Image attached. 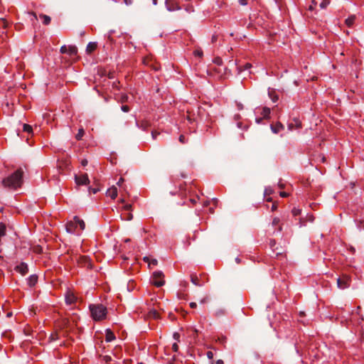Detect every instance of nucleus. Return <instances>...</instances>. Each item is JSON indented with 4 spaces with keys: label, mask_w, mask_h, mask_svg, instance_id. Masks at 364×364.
<instances>
[{
    "label": "nucleus",
    "mask_w": 364,
    "mask_h": 364,
    "mask_svg": "<svg viewBox=\"0 0 364 364\" xmlns=\"http://www.w3.org/2000/svg\"><path fill=\"white\" fill-rule=\"evenodd\" d=\"M23 170L17 169L14 173L2 181L4 186L16 189L20 187L23 183Z\"/></svg>",
    "instance_id": "f257e3e1"
},
{
    "label": "nucleus",
    "mask_w": 364,
    "mask_h": 364,
    "mask_svg": "<svg viewBox=\"0 0 364 364\" xmlns=\"http://www.w3.org/2000/svg\"><path fill=\"white\" fill-rule=\"evenodd\" d=\"M85 228V222L77 216H75L72 220L68 222L65 225L66 231L70 234L79 235L80 231L83 230Z\"/></svg>",
    "instance_id": "f03ea898"
},
{
    "label": "nucleus",
    "mask_w": 364,
    "mask_h": 364,
    "mask_svg": "<svg viewBox=\"0 0 364 364\" xmlns=\"http://www.w3.org/2000/svg\"><path fill=\"white\" fill-rule=\"evenodd\" d=\"M91 316L95 321H102L106 318L107 310L102 304H90L89 306Z\"/></svg>",
    "instance_id": "7ed1b4c3"
},
{
    "label": "nucleus",
    "mask_w": 364,
    "mask_h": 364,
    "mask_svg": "<svg viewBox=\"0 0 364 364\" xmlns=\"http://www.w3.org/2000/svg\"><path fill=\"white\" fill-rule=\"evenodd\" d=\"M151 283L157 287L164 285V274L161 271H156L153 273Z\"/></svg>",
    "instance_id": "20e7f679"
},
{
    "label": "nucleus",
    "mask_w": 364,
    "mask_h": 364,
    "mask_svg": "<svg viewBox=\"0 0 364 364\" xmlns=\"http://www.w3.org/2000/svg\"><path fill=\"white\" fill-rule=\"evenodd\" d=\"M60 53H68L70 56H74V55H75L77 54V49L74 46H63L60 48Z\"/></svg>",
    "instance_id": "39448f33"
},
{
    "label": "nucleus",
    "mask_w": 364,
    "mask_h": 364,
    "mask_svg": "<svg viewBox=\"0 0 364 364\" xmlns=\"http://www.w3.org/2000/svg\"><path fill=\"white\" fill-rule=\"evenodd\" d=\"M75 180L77 185H87L90 183V180L87 173L75 176Z\"/></svg>",
    "instance_id": "423d86ee"
},
{
    "label": "nucleus",
    "mask_w": 364,
    "mask_h": 364,
    "mask_svg": "<svg viewBox=\"0 0 364 364\" xmlns=\"http://www.w3.org/2000/svg\"><path fill=\"white\" fill-rule=\"evenodd\" d=\"M15 270L19 272L22 275H25L28 273V268L27 264L21 262L15 267Z\"/></svg>",
    "instance_id": "0eeeda50"
},
{
    "label": "nucleus",
    "mask_w": 364,
    "mask_h": 364,
    "mask_svg": "<svg viewBox=\"0 0 364 364\" xmlns=\"http://www.w3.org/2000/svg\"><path fill=\"white\" fill-rule=\"evenodd\" d=\"M348 278H345V279H340L338 278V280H337V284H338V287L340 288V289H346L347 287H349V283H348Z\"/></svg>",
    "instance_id": "6e6552de"
},
{
    "label": "nucleus",
    "mask_w": 364,
    "mask_h": 364,
    "mask_svg": "<svg viewBox=\"0 0 364 364\" xmlns=\"http://www.w3.org/2000/svg\"><path fill=\"white\" fill-rule=\"evenodd\" d=\"M106 194L111 198L114 199L117 196V188L113 186L107 191Z\"/></svg>",
    "instance_id": "1a4fd4ad"
},
{
    "label": "nucleus",
    "mask_w": 364,
    "mask_h": 364,
    "mask_svg": "<svg viewBox=\"0 0 364 364\" xmlns=\"http://www.w3.org/2000/svg\"><path fill=\"white\" fill-rule=\"evenodd\" d=\"M171 0H166V1H165L166 7L168 11H173L175 10L180 9L179 6H174L173 4H172V3L171 4Z\"/></svg>",
    "instance_id": "9d476101"
},
{
    "label": "nucleus",
    "mask_w": 364,
    "mask_h": 364,
    "mask_svg": "<svg viewBox=\"0 0 364 364\" xmlns=\"http://www.w3.org/2000/svg\"><path fill=\"white\" fill-rule=\"evenodd\" d=\"M284 127L281 123L278 122L274 125H271V129L272 132L274 134L279 133L280 131L283 130Z\"/></svg>",
    "instance_id": "9b49d317"
},
{
    "label": "nucleus",
    "mask_w": 364,
    "mask_h": 364,
    "mask_svg": "<svg viewBox=\"0 0 364 364\" xmlns=\"http://www.w3.org/2000/svg\"><path fill=\"white\" fill-rule=\"evenodd\" d=\"M115 339L114 334L109 330H106V341L111 342Z\"/></svg>",
    "instance_id": "f8f14e48"
},
{
    "label": "nucleus",
    "mask_w": 364,
    "mask_h": 364,
    "mask_svg": "<svg viewBox=\"0 0 364 364\" xmlns=\"http://www.w3.org/2000/svg\"><path fill=\"white\" fill-rule=\"evenodd\" d=\"M37 280H38V277L36 275H35V274L31 275L28 278V284L30 287H33L36 284Z\"/></svg>",
    "instance_id": "ddd939ff"
},
{
    "label": "nucleus",
    "mask_w": 364,
    "mask_h": 364,
    "mask_svg": "<svg viewBox=\"0 0 364 364\" xmlns=\"http://www.w3.org/2000/svg\"><path fill=\"white\" fill-rule=\"evenodd\" d=\"M75 297L73 294L68 293L65 296V302L68 304H72L75 302Z\"/></svg>",
    "instance_id": "4468645a"
},
{
    "label": "nucleus",
    "mask_w": 364,
    "mask_h": 364,
    "mask_svg": "<svg viewBox=\"0 0 364 364\" xmlns=\"http://www.w3.org/2000/svg\"><path fill=\"white\" fill-rule=\"evenodd\" d=\"M97 48V43L95 42H90L86 48V50L87 53H90L94 51Z\"/></svg>",
    "instance_id": "2eb2a0df"
},
{
    "label": "nucleus",
    "mask_w": 364,
    "mask_h": 364,
    "mask_svg": "<svg viewBox=\"0 0 364 364\" xmlns=\"http://www.w3.org/2000/svg\"><path fill=\"white\" fill-rule=\"evenodd\" d=\"M144 260L149 263V267H151V265L156 266L158 264V261L156 259L150 260L148 257H144Z\"/></svg>",
    "instance_id": "dca6fc26"
},
{
    "label": "nucleus",
    "mask_w": 364,
    "mask_h": 364,
    "mask_svg": "<svg viewBox=\"0 0 364 364\" xmlns=\"http://www.w3.org/2000/svg\"><path fill=\"white\" fill-rule=\"evenodd\" d=\"M355 16H350L346 20V23L348 26H352L355 22Z\"/></svg>",
    "instance_id": "f3484780"
},
{
    "label": "nucleus",
    "mask_w": 364,
    "mask_h": 364,
    "mask_svg": "<svg viewBox=\"0 0 364 364\" xmlns=\"http://www.w3.org/2000/svg\"><path fill=\"white\" fill-rule=\"evenodd\" d=\"M40 18L43 19V23L45 25H48L50 23V17L47 15L41 14Z\"/></svg>",
    "instance_id": "a211bd4d"
},
{
    "label": "nucleus",
    "mask_w": 364,
    "mask_h": 364,
    "mask_svg": "<svg viewBox=\"0 0 364 364\" xmlns=\"http://www.w3.org/2000/svg\"><path fill=\"white\" fill-rule=\"evenodd\" d=\"M149 316L150 317H152L154 318H159V313L155 309H151L149 312Z\"/></svg>",
    "instance_id": "6ab92c4d"
},
{
    "label": "nucleus",
    "mask_w": 364,
    "mask_h": 364,
    "mask_svg": "<svg viewBox=\"0 0 364 364\" xmlns=\"http://www.w3.org/2000/svg\"><path fill=\"white\" fill-rule=\"evenodd\" d=\"M23 132H27L28 134L33 133V128H32V127L31 125H29V124H24L23 125Z\"/></svg>",
    "instance_id": "aec40b11"
},
{
    "label": "nucleus",
    "mask_w": 364,
    "mask_h": 364,
    "mask_svg": "<svg viewBox=\"0 0 364 364\" xmlns=\"http://www.w3.org/2000/svg\"><path fill=\"white\" fill-rule=\"evenodd\" d=\"M262 114L263 115L264 118H267L270 114V109L268 107H263Z\"/></svg>",
    "instance_id": "412c9836"
},
{
    "label": "nucleus",
    "mask_w": 364,
    "mask_h": 364,
    "mask_svg": "<svg viewBox=\"0 0 364 364\" xmlns=\"http://www.w3.org/2000/svg\"><path fill=\"white\" fill-rule=\"evenodd\" d=\"M85 134L84 129L82 128L79 129L77 134L75 136L77 140L82 139L83 135Z\"/></svg>",
    "instance_id": "4be33fe9"
},
{
    "label": "nucleus",
    "mask_w": 364,
    "mask_h": 364,
    "mask_svg": "<svg viewBox=\"0 0 364 364\" xmlns=\"http://www.w3.org/2000/svg\"><path fill=\"white\" fill-rule=\"evenodd\" d=\"M28 14L31 16V21L33 24H34L35 22L38 20L36 14L33 12H28Z\"/></svg>",
    "instance_id": "5701e85b"
},
{
    "label": "nucleus",
    "mask_w": 364,
    "mask_h": 364,
    "mask_svg": "<svg viewBox=\"0 0 364 364\" xmlns=\"http://www.w3.org/2000/svg\"><path fill=\"white\" fill-rule=\"evenodd\" d=\"M191 282L195 284L196 286H200V284H199L198 282V279L197 277V276L196 275H192L191 276Z\"/></svg>",
    "instance_id": "b1692460"
},
{
    "label": "nucleus",
    "mask_w": 364,
    "mask_h": 364,
    "mask_svg": "<svg viewBox=\"0 0 364 364\" xmlns=\"http://www.w3.org/2000/svg\"><path fill=\"white\" fill-rule=\"evenodd\" d=\"M330 1L328 0H322L320 3L319 6L321 9H323L326 8V6L329 4Z\"/></svg>",
    "instance_id": "393cba45"
},
{
    "label": "nucleus",
    "mask_w": 364,
    "mask_h": 364,
    "mask_svg": "<svg viewBox=\"0 0 364 364\" xmlns=\"http://www.w3.org/2000/svg\"><path fill=\"white\" fill-rule=\"evenodd\" d=\"M6 235V227L3 224H0V237H3Z\"/></svg>",
    "instance_id": "a878e982"
},
{
    "label": "nucleus",
    "mask_w": 364,
    "mask_h": 364,
    "mask_svg": "<svg viewBox=\"0 0 364 364\" xmlns=\"http://www.w3.org/2000/svg\"><path fill=\"white\" fill-rule=\"evenodd\" d=\"M291 212L293 215L297 216L301 214V210L297 208H294Z\"/></svg>",
    "instance_id": "bb28decb"
},
{
    "label": "nucleus",
    "mask_w": 364,
    "mask_h": 364,
    "mask_svg": "<svg viewBox=\"0 0 364 364\" xmlns=\"http://www.w3.org/2000/svg\"><path fill=\"white\" fill-rule=\"evenodd\" d=\"M317 5V0H312L311 4L309 6V9L313 11Z\"/></svg>",
    "instance_id": "cd10ccee"
},
{
    "label": "nucleus",
    "mask_w": 364,
    "mask_h": 364,
    "mask_svg": "<svg viewBox=\"0 0 364 364\" xmlns=\"http://www.w3.org/2000/svg\"><path fill=\"white\" fill-rule=\"evenodd\" d=\"M279 218H274L272 220V225L276 226L279 223Z\"/></svg>",
    "instance_id": "c85d7f7f"
},
{
    "label": "nucleus",
    "mask_w": 364,
    "mask_h": 364,
    "mask_svg": "<svg viewBox=\"0 0 364 364\" xmlns=\"http://www.w3.org/2000/svg\"><path fill=\"white\" fill-rule=\"evenodd\" d=\"M99 191H100V189L97 188H90V187L89 188V192L90 193L92 192L94 194L97 193Z\"/></svg>",
    "instance_id": "c756f323"
},
{
    "label": "nucleus",
    "mask_w": 364,
    "mask_h": 364,
    "mask_svg": "<svg viewBox=\"0 0 364 364\" xmlns=\"http://www.w3.org/2000/svg\"><path fill=\"white\" fill-rule=\"evenodd\" d=\"M195 55L201 57L203 55V51L201 50H196L194 51Z\"/></svg>",
    "instance_id": "7c9ffc66"
},
{
    "label": "nucleus",
    "mask_w": 364,
    "mask_h": 364,
    "mask_svg": "<svg viewBox=\"0 0 364 364\" xmlns=\"http://www.w3.org/2000/svg\"><path fill=\"white\" fill-rule=\"evenodd\" d=\"M121 109L124 112H128L129 111V107L127 105H122Z\"/></svg>",
    "instance_id": "2f4dec72"
},
{
    "label": "nucleus",
    "mask_w": 364,
    "mask_h": 364,
    "mask_svg": "<svg viewBox=\"0 0 364 364\" xmlns=\"http://www.w3.org/2000/svg\"><path fill=\"white\" fill-rule=\"evenodd\" d=\"M172 350L175 352H177L178 350V346L176 343H174L173 345H172Z\"/></svg>",
    "instance_id": "473e14b6"
},
{
    "label": "nucleus",
    "mask_w": 364,
    "mask_h": 364,
    "mask_svg": "<svg viewBox=\"0 0 364 364\" xmlns=\"http://www.w3.org/2000/svg\"><path fill=\"white\" fill-rule=\"evenodd\" d=\"M272 191L271 188H266L264 190V194L265 195H270L272 193Z\"/></svg>",
    "instance_id": "72a5a7b5"
},
{
    "label": "nucleus",
    "mask_w": 364,
    "mask_h": 364,
    "mask_svg": "<svg viewBox=\"0 0 364 364\" xmlns=\"http://www.w3.org/2000/svg\"><path fill=\"white\" fill-rule=\"evenodd\" d=\"M294 122H295V126L296 127V128H300L301 126L300 121L295 119Z\"/></svg>",
    "instance_id": "f704fd0d"
},
{
    "label": "nucleus",
    "mask_w": 364,
    "mask_h": 364,
    "mask_svg": "<svg viewBox=\"0 0 364 364\" xmlns=\"http://www.w3.org/2000/svg\"><path fill=\"white\" fill-rule=\"evenodd\" d=\"M207 357H208L210 360L213 359V352H211V351H208V352H207Z\"/></svg>",
    "instance_id": "c9c22d12"
},
{
    "label": "nucleus",
    "mask_w": 364,
    "mask_h": 364,
    "mask_svg": "<svg viewBox=\"0 0 364 364\" xmlns=\"http://www.w3.org/2000/svg\"><path fill=\"white\" fill-rule=\"evenodd\" d=\"M238 1L242 6H246L247 4V0H238Z\"/></svg>",
    "instance_id": "e433bc0d"
},
{
    "label": "nucleus",
    "mask_w": 364,
    "mask_h": 364,
    "mask_svg": "<svg viewBox=\"0 0 364 364\" xmlns=\"http://www.w3.org/2000/svg\"><path fill=\"white\" fill-rule=\"evenodd\" d=\"M173 336L175 340L179 341L180 335L178 333H174Z\"/></svg>",
    "instance_id": "4c0bfd02"
},
{
    "label": "nucleus",
    "mask_w": 364,
    "mask_h": 364,
    "mask_svg": "<svg viewBox=\"0 0 364 364\" xmlns=\"http://www.w3.org/2000/svg\"><path fill=\"white\" fill-rule=\"evenodd\" d=\"M179 141H180L181 143L184 144V143L186 142V138H185V136H184L183 135H181V136H179Z\"/></svg>",
    "instance_id": "58836bf2"
},
{
    "label": "nucleus",
    "mask_w": 364,
    "mask_h": 364,
    "mask_svg": "<svg viewBox=\"0 0 364 364\" xmlns=\"http://www.w3.org/2000/svg\"><path fill=\"white\" fill-rule=\"evenodd\" d=\"M87 163H88V162H87V159H83V160H82V161H81V164H82V166H87Z\"/></svg>",
    "instance_id": "ea45409f"
},
{
    "label": "nucleus",
    "mask_w": 364,
    "mask_h": 364,
    "mask_svg": "<svg viewBox=\"0 0 364 364\" xmlns=\"http://www.w3.org/2000/svg\"><path fill=\"white\" fill-rule=\"evenodd\" d=\"M190 306L192 309H195L197 306V304L196 302H191L190 303Z\"/></svg>",
    "instance_id": "a19ab883"
},
{
    "label": "nucleus",
    "mask_w": 364,
    "mask_h": 364,
    "mask_svg": "<svg viewBox=\"0 0 364 364\" xmlns=\"http://www.w3.org/2000/svg\"><path fill=\"white\" fill-rule=\"evenodd\" d=\"M127 98H128V97H127L126 95H123L122 96V102H125V101H127Z\"/></svg>",
    "instance_id": "79ce46f5"
},
{
    "label": "nucleus",
    "mask_w": 364,
    "mask_h": 364,
    "mask_svg": "<svg viewBox=\"0 0 364 364\" xmlns=\"http://www.w3.org/2000/svg\"><path fill=\"white\" fill-rule=\"evenodd\" d=\"M131 207L132 205L130 204H126L124 208L125 210H129L131 208Z\"/></svg>",
    "instance_id": "37998d69"
},
{
    "label": "nucleus",
    "mask_w": 364,
    "mask_h": 364,
    "mask_svg": "<svg viewBox=\"0 0 364 364\" xmlns=\"http://www.w3.org/2000/svg\"><path fill=\"white\" fill-rule=\"evenodd\" d=\"M124 181V179L122 178H120L119 180L118 181V182L117 183V184L120 186L121 184L123 183Z\"/></svg>",
    "instance_id": "c03bdc74"
},
{
    "label": "nucleus",
    "mask_w": 364,
    "mask_h": 364,
    "mask_svg": "<svg viewBox=\"0 0 364 364\" xmlns=\"http://www.w3.org/2000/svg\"><path fill=\"white\" fill-rule=\"evenodd\" d=\"M207 301H208V298H207V297H205V298H203V299H201V300L200 301V304H205V302H207Z\"/></svg>",
    "instance_id": "a18cd8bd"
},
{
    "label": "nucleus",
    "mask_w": 364,
    "mask_h": 364,
    "mask_svg": "<svg viewBox=\"0 0 364 364\" xmlns=\"http://www.w3.org/2000/svg\"><path fill=\"white\" fill-rule=\"evenodd\" d=\"M159 134L158 133L155 132H151V135H152V138L154 139H155L156 138V135Z\"/></svg>",
    "instance_id": "49530a36"
},
{
    "label": "nucleus",
    "mask_w": 364,
    "mask_h": 364,
    "mask_svg": "<svg viewBox=\"0 0 364 364\" xmlns=\"http://www.w3.org/2000/svg\"><path fill=\"white\" fill-rule=\"evenodd\" d=\"M280 196L284 198L287 197L288 194L286 192H280Z\"/></svg>",
    "instance_id": "de8ad7c7"
},
{
    "label": "nucleus",
    "mask_w": 364,
    "mask_h": 364,
    "mask_svg": "<svg viewBox=\"0 0 364 364\" xmlns=\"http://www.w3.org/2000/svg\"><path fill=\"white\" fill-rule=\"evenodd\" d=\"M124 3L127 4V5H130L132 4V0H124Z\"/></svg>",
    "instance_id": "09e8293b"
},
{
    "label": "nucleus",
    "mask_w": 364,
    "mask_h": 364,
    "mask_svg": "<svg viewBox=\"0 0 364 364\" xmlns=\"http://www.w3.org/2000/svg\"><path fill=\"white\" fill-rule=\"evenodd\" d=\"M251 66H252V65H251V64H250V63H247V64H245V70H247V69L250 68H251Z\"/></svg>",
    "instance_id": "8fccbe9b"
},
{
    "label": "nucleus",
    "mask_w": 364,
    "mask_h": 364,
    "mask_svg": "<svg viewBox=\"0 0 364 364\" xmlns=\"http://www.w3.org/2000/svg\"><path fill=\"white\" fill-rule=\"evenodd\" d=\"M288 128L289 130H292L294 128V124L292 123L289 124Z\"/></svg>",
    "instance_id": "3c124183"
},
{
    "label": "nucleus",
    "mask_w": 364,
    "mask_h": 364,
    "mask_svg": "<svg viewBox=\"0 0 364 364\" xmlns=\"http://www.w3.org/2000/svg\"><path fill=\"white\" fill-rule=\"evenodd\" d=\"M277 209V205L276 204H272V210L274 211Z\"/></svg>",
    "instance_id": "603ef678"
},
{
    "label": "nucleus",
    "mask_w": 364,
    "mask_h": 364,
    "mask_svg": "<svg viewBox=\"0 0 364 364\" xmlns=\"http://www.w3.org/2000/svg\"><path fill=\"white\" fill-rule=\"evenodd\" d=\"M237 107H238L239 109H243V106L240 103L237 104Z\"/></svg>",
    "instance_id": "864d4df0"
},
{
    "label": "nucleus",
    "mask_w": 364,
    "mask_h": 364,
    "mask_svg": "<svg viewBox=\"0 0 364 364\" xmlns=\"http://www.w3.org/2000/svg\"><path fill=\"white\" fill-rule=\"evenodd\" d=\"M309 221L313 222L314 221V216L312 215H309Z\"/></svg>",
    "instance_id": "5fc2aeb1"
},
{
    "label": "nucleus",
    "mask_w": 364,
    "mask_h": 364,
    "mask_svg": "<svg viewBox=\"0 0 364 364\" xmlns=\"http://www.w3.org/2000/svg\"><path fill=\"white\" fill-rule=\"evenodd\" d=\"M132 215L129 213V214L128 215V217H127V220H132Z\"/></svg>",
    "instance_id": "6e6d98bb"
},
{
    "label": "nucleus",
    "mask_w": 364,
    "mask_h": 364,
    "mask_svg": "<svg viewBox=\"0 0 364 364\" xmlns=\"http://www.w3.org/2000/svg\"><path fill=\"white\" fill-rule=\"evenodd\" d=\"M216 364H223V361L222 360H217Z\"/></svg>",
    "instance_id": "4d7b16f0"
},
{
    "label": "nucleus",
    "mask_w": 364,
    "mask_h": 364,
    "mask_svg": "<svg viewBox=\"0 0 364 364\" xmlns=\"http://www.w3.org/2000/svg\"><path fill=\"white\" fill-rule=\"evenodd\" d=\"M237 126L238 128H241L242 127V123L241 122H238L237 124Z\"/></svg>",
    "instance_id": "13d9d810"
},
{
    "label": "nucleus",
    "mask_w": 364,
    "mask_h": 364,
    "mask_svg": "<svg viewBox=\"0 0 364 364\" xmlns=\"http://www.w3.org/2000/svg\"><path fill=\"white\" fill-rule=\"evenodd\" d=\"M152 3L154 5H156L157 4V0H152Z\"/></svg>",
    "instance_id": "bf43d9fd"
},
{
    "label": "nucleus",
    "mask_w": 364,
    "mask_h": 364,
    "mask_svg": "<svg viewBox=\"0 0 364 364\" xmlns=\"http://www.w3.org/2000/svg\"><path fill=\"white\" fill-rule=\"evenodd\" d=\"M261 121H262V119H261V118H260V119H256V122H257V123H258V124H259V123H260V122H261Z\"/></svg>",
    "instance_id": "052dcab7"
},
{
    "label": "nucleus",
    "mask_w": 364,
    "mask_h": 364,
    "mask_svg": "<svg viewBox=\"0 0 364 364\" xmlns=\"http://www.w3.org/2000/svg\"><path fill=\"white\" fill-rule=\"evenodd\" d=\"M223 311L220 310V311L217 312V314H223Z\"/></svg>",
    "instance_id": "680f3d73"
},
{
    "label": "nucleus",
    "mask_w": 364,
    "mask_h": 364,
    "mask_svg": "<svg viewBox=\"0 0 364 364\" xmlns=\"http://www.w3.org/2000/svg\"><path fill=\"white\" fill-rule=\"evenodd\" d=\"M12 316V313H11V312H10V313H8V314H7V316H8V317H10V316Z\"/></svg>",
    "instance_id": "e2e57ef3"
},
{
    "label": "nucleus",
    "mask_w": 364,
    "mask_h": 364,
    "mask_svg": "<svg viewBox=\"0 0 364 364\" xmlns=\"http://www.w3.org/2000/svg\"><path fill=\"white\" fill-rule=\"evenodd\" d=\"M51 338H52V340H55V339H57V338L54 337V336H53V335H51Z\"/></svg>",
    "instance_id": "0e129e2a"
},
{
    "label": "nucleus",
    "mask_w": 364,
    "mask_h": 364,
    "mask_svg": "<svg viewBox=\"0 0 364 364\" xmlns=\"http://www.w3.org/2000/svg\"><path fill=\"white\" fill-rule=\"evenodd\" d=\"M277 100V97L274 98L273 102H276Z\"/></svg>",
    "instance_id": "69168bd1"
},
{
    "label": "nucleus",
    "mask_w": 364,
    "mask_h": 364,
    "mask_svg": "<svg viewBox=\"0 0 364 364\" xmlns=\"http://www.w3.org/2000/svg\"><path fill=\"white\" fill-rule=\"evenodd\" d=\"M236 261H237V263H239V262H240V260H239V259H238V258H237V259H236Z\"/></svg>",
    "instance_id": "338daca9"
},
{
    "label": "nucleus",
    "mask_w": 364,
    "mask_h": 364,
    "mask_svg": "<svg viewBox=\"0 0 364 364\" xmlns=\"http://www.w3.org/2000/svg\"><path fill=\"white\" fill-rule=\"evenodd\" d=\"M120 201H121L122 203H124V199H121V200H120Z\"/></svg>",
    "instance_id": "774afa93"
}]
</instances>
